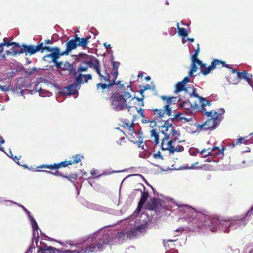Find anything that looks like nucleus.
Here are the masks:
<instances>
[{"label":"nucleus","mask_w":253,"mask_h":253,"mask_svg":"<svg viewBox=\"0 0 253 253\" xmlns=\"http://www.w3.org/2000/svg\"><path fill=\"white\" fill-rule=\"evenodd\" d=\"M129 92L126 91L112 93L109 98L111 108L116 111H120L131 108V101L134 99Z\"/></svg>","instance_id":"1"},{"label":"nucleus","mask_w":253,"mask_h":253,"mask_svg":"<svg viewBox=\"0 0 253 253\" xmlns=\"http://www.w3.org/2000/svg\"><path fill=\"white\" fill-rule=\"evenodd\" d=\"M224 113L225 110L223 108L219 109L218 112L212 111L205 112V115L207 117H211V118L202 125H199L197 122H192L191 126H192V128L195 127L197 129L196 131L202 129H213L216 127L217 124L223 119L222 115ZM191 122H193L192 118H191Z\"/></svg>","instance_id":"2"},{"label":"nucleus","mask_w":253,"mask_h":253,"mask_svg":"<svg viewBox=\"0 0 253 253\" xmlns=\"http://www.w3.org/2000/svg\"><path fill=\"white\" fill-rule=\"evenodd\" d=\"M123 234L122 232H119L117 231L106 230L104 231H100L95 233L93 235H89V238L93 240L97 238V240L95 243V246L99 249H101L103 246L106 244H112L114 243L113 240H115L118 238L121 237Z\"/></svg>","instance_id":"3"},{"label":"nucleus","mask_w":253,"mask_h":253,"mask_svg":"<svg viewBox=\"0 0 253 253\" xmlns=\"http://www.w3.org/2000/svg\"><path fill=\"white\" fill-rule=\"evenodd\" d=\"M162 132L165 135L163 138L162 142H163L165 140H167V141L175 142L178 139V137L180 135L179 132L176 131L174 127H167L165 128H162Z\"/></svg>","instance_id":"4"},{"label":"nucleus","mask_w":253,"mask_h":253,"mask_svg":"<svg viewBox=\"0 0 253 253\" xmlns=\"http://www.w3.org/2000/svg\"><path fill=\"white\" fill-rule=\"evenodd\" d=\"M84 62H83V64H80L78 67L77 71L79 72L86 71L88 69V67L94 68V65L95 64V60H98L93 56L87 54L84 55Z\"/></svg>","instance_id":"5"},{"label":"nucleus","mask_w":253,"mask_h":253,"mask_svg":"<svg viewBox=\"0 0 253 253\" xmlns=\"http://www.w3.org/2000/svg\"><path fill=\"white\" fill-rule=\"evenodd\" d=\"M197 47L195 50L194 54H193L191 56L192 64L191 66V76L194 72L197 71L199 66L200 67L201 70L202 66H204V65H205V64H203V62L197 58L200 51L199 45L198 44L197 45Z\"/></svg>","instance_id":"6"},{"label":"nucleus","mask_w":253,"mask_h":253,"mask_svg":"<svg viewBox=\"0 0 253 253\" xmlns=\"http://www.w3.org/2000/svg\"><path fill=\"white\" fill-rule=\"evenodd\" d=\"M211 101L206 100L205 98L201 97L199 98L198 100L194 103H191V108L194 109H198L199 111L201 112L205 113V107L207 106L211 105Z\"/></svg>","instance_id":"7"},{"label":"nucleus","mask_w":253,"mask_h":253,"mask_svg":"<svg viewBox=\"0 0 253 253\" xmlns=\"http://www.w3.org/2000/svg\"><path fill=\"white\" fill-rule=\"evenodd\" d=\"M167 140H165L163 142L161 143V147L163 150H169L171 152H174L175 151L181 152L183 151L184 148L182 146L178 145L176 147H175L173 145V144L175 142L167 141Z\"/></svg>","instance_id":"8"},{"label":"nucleus","mask_w":253,"mask_h":253,"mask_svg":"<svg viewBox=\"0 0 253 253\" xmlns=\"http://www.w3.org/2000/svg\"><path fill=\"white\" fill-rule=\"evenodd\" d=\"M42 48V42L36 46L23 45L20 50L23 51V53L26 52L32 55L38 51H40Z\"/></svg>","instance_id":"9"},{"label":"nucleus","mask_w":253,"mask_h":253,"mask_svg":"<svg viewBox=\"0 0 253 253\" xmlns=\"http://www.w3.org/2000/svg\"><path fill=\"white\" fill-rule=\"evenodd\" d=\"M95 63L94 66V69L96 71L98 75L99 76L100 80L102 82L109 81L110 76V74L106 72L105 71L103 74H102L100 71V68L99 65V62L98 60H95Z\"/></svg>","instance_id":"10"},{"label":"nucleus","mask_w":253,"mask_h":253,"mask_svg":"<svg viewBox=\"0 0 253 253\" xmlns=\"http://www.w3.org/2000/svg\"><path fill=\"white\" fill-rule=\"evenodd\" d=\"M200 154H203L205 156H214L219 155L223 153V150L219 149L218 147L214 146L213 148H208L207 149H203L201 152H197Z\"/></svg>","instance_id":"11"},{"label":"nucleus","mask_w":253,"mask_h":253,"mask_svg":"<svg viewBox=\"0 0 253 253\" xmlns=\"http://www.w3.org/2000/svg\"><path fill=\"white\" fill-rule=\"evenodd\" d=\"M161 99L163 100L166 101V104L163 107V108L165 109L166 114L168 116H170L172 115V110L171 108L169 107L171 103H172L173 100L175 101L176 100V97H168L166 96H161Z\"/></svg>","instance_id":"12"},{"label":"nucleus","mask_w":253,"mask_h":253,"mask_svg":"<svg viewBox=\"0 0 253 253\" xmlns=\"http://www.w3.org/2000/svg\"><path fill=\"white\" fill-rule=\"evenodd\" d=\"M79 88L80 84L75 81L70 85L65 87L63 89V92L68 95H74L77 93Z\"/></svg>","instance_id":"13"},{"label":"nucleus","mask_w":253,"mask_h":253,"mask_svg":"<svg viewBox=\"0 0 253 253\" xmlns=\"http://www.w3.org/2000/svg\"><path fill=\"white\" fill-rule=\"evenodd\" d=\"M61 55H62L61 53H60L59 49H56L54 51L44 56L43 58V60L49 62H55L56 60H57Z\"/></svg>","instance_id":"14"},{"label":"nucleus","mask_w":253,"mask_h":253,"mask_svg":"<svg viewBox=\"0 0 253 253\" xmlns=\"http://www.w3.org/2000/svg\"><path fill=\"white\" fill-rule=\"evenodd\" d=\"M190 81L188 76L185 77L184 79L178 82L175 85L174 93H178L182 91H187V89L185 87V84Z\"/></svg>","instance_id":"15"},{"label":"nucleus","mask_w":253,"mask_h":253,"mask_svg":"<svg viewBox=\"0 0 253 253\" xmlns=\"http://www.w3.org/2000/svg\"><path fill=\"white\" fill-rule=\"evenodd\" d=\"M222 63L221 61L218 60L217 59L214 60L211 65H210L208 67H206L205 66H202L201 70V73H202L204 75H207L211 71L213 70L216 68L217 65H220Z\"/></svg>","instance_id":"16"},{"label":"nucleus","mask_w":253,"mask_h":253,"mask_svg":"<svg viewBox=\"0 0 253 253\" xmlns=\"http://www.w3.org/2000/svg\"><path fill=\"white\" fill-rule=\"evenodd\" d=\"M22 208V209L24 210V211L26 212V213L27 214V215L29 216V218L31 222L33 230V236L34 237H38V226L37 225V222H36L35 220L31 216V215L30 214L29 211L25 208V207L23 206H20Z\"/></svg>","instance_id":"17"},{"label":"nucleus","mask_w":253,"mask_h":253,"mask_svg":"<svg viewBox=\"0 0 253 253\" xmlns=\"http://www.w3.org/2000/svg\"><path fill=\"white\" fill-rule=\"evenodd\" d=\"M66 50L61 53V55H68L69 52L76 48L78 46L77 40L71 39L69 41H68L66 44Z\"/></svg>","instance_id":"18"},{"label":"nucleus","mask_w":253,"mask_h":253,"mask_svg":"<svg viewBox=\"0 0 253 253\" xmlns=\"http://www.w3.org/2000/svg\"><path fill=\"white\" fill-rule=\"evenodd\" d=\"M95 246H89L85 249H81L79 250H66L63 253H89L93 252L95 250Z\"/></svg>","instance_id":"19"},{"label":"nucleus","mask_w":253,"mask_h":253,"mask_svg":"<svg viewBox=\"0 0 253 253\" xmlns=\"http://www.w3.org/2000/svg\"><path fill=\"white\" fill-rule=\"evenodd\" d=\"M91 79L92 77L90 74L84 75L79 74L76 78V82L80 85L81 84L87 82L89 80Z\"/></svg>","instance_id":"20"},{"label":"nucleus","mask_w":253,"mask_h":253,"mask_svg":"<svg viewBox=\"0 0 253 253\" xmlns=\"http://www.w3.org/2000/svg\"><path fill=\"white\" fill-rule=\"evenodd\" d=\"M178 34L182 38L183 44H185L187 41H190V38L188 36V32L186 29L183 28H179Z\"/></svg>","instance_id":"21"},{"label":"nucleus","mask_w":253,"mask_h":253,"mask_svg":"<svg viewBox=\"0 0 253 253\" xmlns=\"http://www.w3.org/2000/svg\"><path fill=\"white\" fill-rule=\"evenodd\" d=\"M138 190L140 191L141 192V197L140 201L138 203L137 208L136 210V211H137V212H139L140 209L142 208V206L145 203L149 196L148 193L147 192H142L141 190Z\"/></svg>","instance_id":"22"},{"label":"nucleus","mask_w":253,"mask_h":253,"mask_svg":"<svg viewBox=\"0 0 253 253\" xmlns=\"http://www.w3.org/2000/svg\"><path fill=\"white\" fill-rule=\"evenodd\" d=\"M199 88H195L194 87H192V91L191 92V103H194V102H196L197 100H198L199 98L202 97L199 95Z\"/></svg>","instance_id":"23"},{"label":"nucleus","mask_w":253,"mask_h":253,"mask_svg":"<svg viewBox=\"0 0 253 253\" xmlns=\"http://www.w3.org/2000/svg\"><path fill=\"white\" fill-rule=\"evenodd\" d=\"M90 38V37H87L85 38H83L76 39L78 46H82L83 47H86L88 43V40Z\"/></svg>","instance_id":"24"},{"label":"nucleus","mask_w":253,"mask_h":253,"mask_svg":"<svg viewBox=\"0 0 253 253\" xmlns=\"http://www.w3.org/2000/svg\"><path fill=\"white\" fill-rule=\"evenodd\" d=\"M72 164V162L71 161H69L68 162L64 161L60 163L59 164H54V165H50V166H46V168H50L51 169H57L59 167L62 166V167H66L69 165H71Z\"/></svg>","instance_id":"25"},{"label":"nucleus","mask_w":253,"mask_h":253,"mask_svg":"<svg viewBox=\"0 0 253 253\" xmlns=\"http://www.w3.org/2000/svg\"><path fill=\"white\" fill-rule=\"evenodd\" d=\"M150 135L151 138H154V141L155 143V144H158L159 143V134L155 130V129L153 128L150 131Z\"/></svg>","instance_id":"26"},{"label":"nucleus","mask_w":253,"mask_h":253,"mask_svg":"<svg viewBox=\"0 0 253 253\" xmlns=\"http://www.w3.org/2000/svg\"><path fill=\"white\" fill-rule=\"evenodd\" d=\"M154 114L157 115V119H161L164 116L166 113L165 109H155L154 110Z\"/></svg>","instance_id":"27"},{"label":"nucleus","mask_w":253,"mask_h":253,"mask_svg":"<svg viewBox=\"0 0 253 253\" xmlns=\"http://www.w3.org/2000/svg\"><path fill=\"white\" fill-rule=\"evenodd\" d=\"M6 38H5L3 40L4 42L0 43V45L2 46V48H3L4 46H7L9 47L10 46H11L12 45H15V47H19L20 46L18 43H15V42H6L5 41Z\"/></svg>","instance_id":"28"},{"label":"nucleus","mask_w":253,"mask_h":253,"mask_svg":"<svg viewBox=\"0 0 253 253\" xmlns=\"http://www.w3.org/2000/svg\"><path fill=\"white\" fill-rule=\"evenodd\" d=\"M72 65L67 62H62L61 70L70 71L72 69Z\"/></svg>","instance_id":"29"},{"label":"nucleus","mask_w":253,"mask_h":253,"mask_svg":"<svg viewBox=\"0 0 253 253\" xmlns=\"http://www.w3.org/2000/svg\"><path fill=\"white\" fill-rule=\"evenodd\" d=\"M237 77L238 78L240 79H244L246 81H247V79H249V74H248L247 72L246 71H244L242 72H237Z\"/></svg>","instance_id":"30"},{"label":"nucleus","mask_w":253,"mask_h":253,"mask_svg":"<svg viewBox=\"0 0 253 253\" xmlns=\"http://www.w3.org/2000/svg\"><path fill=\"white\" fill-rule=\"evenodd\" d=\"M7 55H12L15 56L17 54H20L23 53V51L20 50L12 49L11 51H6Z\"/></svg>","instance_id":"31"},{"label":"nucleus","mask_w":253,"mask_h":253,"mask_svg":"<svg viewBox=\"0 0 253 253\" xmlns=\"http://www.w3.org/2000/svg\"><path fill=\"white\" fill-rule=\"evenodd\" d=\"M56 49H59V48H57V47L51 48V47H48L44 46H43V44L42 43V49H41V50H40V51L42 53H43L44 51L52 52L54 51V50Z\"/></svg>","instance_id":"32"},{"label":"nucleus","mask_w":253,"mask_h":253,"mask_svg":"<svg viewBox=\"0 0 253 253\" xmlns=\"http://www.w3.org/2000/svg\"><path fill=\"white\" fill-rule=\"evenodd\" d=\"M147 225L146 224H141L139 226H136L134 228V229L136 231L142 232L147 228Z\"/></svg>","instance_id":"33"},{"label":"nucleus","mask_w":253,"mask_h":253,"mask_svg":"<svg viewBox=\"0 0 253 253\" xmlns=\"http://www.w3.org/2000/svg\"><path fill=\"white\" fill-rule=\"evenodd\" d=\"M172 121V120L170 121H169V120H167V121H166L163 126H162V128L169 127L170 126L171 127H174V126H173L171 123Z\"/></svg>","instance_id":"34"},{"label":"nucleus","mask_w":253,"mask_h":253,"mask_svg":"<svg viewBox=\"0 0 253 253\" xmlns=\"http://www.w3.org/2000/svg\"><path fill=\"white\" fill-rule=\"evenodd\" d=\"M178 205V208L179 210L182 212V213H184L185 210L189 209V206L188 205Z\"/></svg>","instance_id":"35"},{"label":"nucleus","mask_w":253,"mask_h":253,"mask_svg":"<svg viewBox=\"0 0 253 253\" xmlns=\"http://www.w3.org/2000/svg\"><path fill=\"white\" fill-rule=\"evenodd\" d=\"M118 73V70H114L113 73L112 74V76L113 77V82L111 83H109L108 86H112L115 84V80L117 78Z\"/></svg>","instance_id":"36"},{"label":"nucleus","mask_w":253,"mask_h":253,"mask_svg":"<svg viewBox=\"0 0 253 253\" xmlns=\"http://www.w3.org/2000/svg\"><path fill=\"white\" fill-rule=\"evenodd\" d=\"M72 158L73 159V161H72V164H77L79 163L81 160V156L79 155L73 156Z\"/></svg>","instance_id":"37"},{"label":"nucleus","mask_w":253,"mask_h":253,"mask_svg":"<svg viewBox=\"0 0 253 253\" xmlns=\"http://www.w3.org/2000/svg\"><path fill=\"white\" fill-rule=\"evenodd\" d=\"M109 84L107 85L105 84H101L99 83L97 84V90H99L100 88H101L102 90L105 89L107 88V87H109L110 86H108Z\"/></svg>","instance_id":"38"},{"label":"nucleus","mask_w":253,"mask_h":253,"mask_svg":"<svg viewBox=\"0 0 253 253\" xmlns=\"http://www.w3.org/2000/svg\"><path fill=\"white\" fill-rule=\"evenodd\" d=\"M252 74H249V79H247V81L248 82V83L249 84L253 87V80L252 79Z\"/></svg>","instance_id":"39"},{"label":"nucleus","mask_w":253,"mask_h":253,"mask_svg":"<svg viewBox=\"0 0 253 253\" xmlns=\"http://www.w3.org/2000/svg\"><path fill=\"white\" fill-rule=\"evenodd\" d=\"M156 126V122L155 121H149L148 123V125L147 126V127H149V128H153Z\"/></svg>","instance_id":"40"},{"label":"nucleus","mask_w":253,"mask_h":253,"mask_svg":"<svg viewBox=\"0 0 253 253\" xmlns=\"http://www.w3.org/2000/svg\"><path fill=\"white\" fill-rule=\"evenodd\" d=\"M0 90L3 92H7L10 90V87L9 86H1L0 85Z\"/></svg>","instance_id":"41"},{"label":"nucleus","mask_w":253,"mask_h":253,"mask_svg":"<svg viewBox=\"0 0 253 253\" xmlns=\"http://www.w3.org/2000/svg\"><path fill=\"white\" fill-rule=\"evenodd\" d=\"M112 64L113 66V70H118L120 63L116 61H112Z\"/></svg>","instance_id":"42"},{"label":"nucleus","mask_w":253,"mask_h":253,"mask_svg":"<svg viewBox=\"0 0 253 253\" xmlns=\"http://www.w3.org/2000/svg\"><path fill=\"white\" fill-rule=\"evenodd\" d=\"M176 33V29L175 27H172L170 28L169 31V34L171 36H173Z\"/></svg>","instance_id":"43"},{"label":"nucleus","mask_w":253,"mask_h":253,"mask_svg":"<svg viewBox=\"0 0 253 253\" xmlns=\"http://www.w3.org/2000/svg\"><path fill=\"white\" fill-rule=\"evenodd\" d=\"M153 157L155 158V159H163V157L162 156H161V154H160V152H158L156 154H154L153 155Z\"/></svg>","instance_id":"44"},{"label":"nucleus","mask_w":253,"mask_h":253,"mask_svg":"<svg viewBox=\"0 0 253 253\" xmlns=\"http://www.w3.org/2000/svg\"><path fill=\"white\" fill-rule=\"evenodd\" d=\"M190 169V167L188 166H180L177 169V170H188Z\"/></svg>","instance_id":"45"},{"label":"nucleus","mask_w":253,"mask_h":253,"mask_svg":"<svg viewBox=\"0 0 253 253\" xmlns=\"http://www.w3.org/2000/svg\"><path fill=\"white\" fill-rule=\"evenodd\" d=\"M244 138L243 137H240L238 139H237L236 140V144H237L238 143H242L243 142V141L244 140Z\"/></svg>","instance_id":"46"},{"label":"nucleus","mask_w":253,"mask_h":253,"mask_svg":"<svg viewBox=\"0 0 253 253\" xmlns=\"http://www.w3.org/2000/svg\"><path fill=\"white\" fill-rule=\"evenodd\" d=\"M135 97L134 99H136L138 101L142 102V106L144 105V104H143V99L144 98V95H142L141 98H138V97Z\"/></svg>","instance_id":"47"},{"label":"nucleus","mask_w":253,"mask_h":253,"mask_svg":"<svg viewBox=\"0 0 253 253\" xmlns=\"http://www.w3.org/2000/svg\"><path fill=\"white\" fill-rule=\"evenodd\" d=\"M55 64L56 67L57 68H60L61 69L62 67V62H58L57 60H56L55 62H54Z\"/></svg>","instance_id":"48"},{"label":"nucleus","mask_w":253,"mask_h":253,"mask_svg":"<svg viewBox=\"0 0 253 253\" xmlns=\"http://www.w3.org/2000/svg\"><path fill=\"white\" fill-rule=\"evenodd\" d=\"M36 89H37V91L39 92V95L40 96H44V95H43V92L44 91V90H42L41 88L38 89L37 87L36 88Z\"/></svg>","instance_id":"49"},{"label":"nucleus","mask_w":253,"mask_h":253,"mask_svg":"<svg viewBox=\"0 0 253 253\" xmlns=\"http://www.w3.org/2000/svg\"><path fill=\"white\" fill-rule=\"evenodd\" d=\"M198 164V162L191 165V167H190V168H191V169H197V168H199V167H197L196 166V165ZM200 168H201V167H200Z\"/></svg>","instance_id":"50"},{"label":"nucleus","mask_w":253,"mask_h":253,"mask_svg":"<svg viewBox=\"0 0 253 253\" xmlns=\"http://www.w3.org/2000/svg\"><path fill=\"white\" fill-rule=\"evenodd\" d=\"M190 153H191V155H197V153L196 152V150L194 149H193L192 148H191Z\"/></svg>","instance_id":"51"},{"label":"nucleus","mask_w":253,"mask_h":253,"mask_svg":"<svg viewBox=\"0 0 253 253\" xmlns=\"http://www.w3.org/2000/svg\"><path fill=\"white\" fill-rule=\"evenodd\" d=\"M142 88L143 89V90H145V91L146 90H148V89H150V85L149 84H147L145 86H143Z\"/></svg>","instance_id":"52"},{"label":"nucleus","mask_w":253,"mask_h":253,"mask_svg":"<svg viewBox=\"0 0 253 253\" xmlns=\"http://www.w3.org/2000/svg\"><path fill=\"white\" fill-rule=\"evenodd\" d=\"M128 129H129V131L131 133H133L134 132L133 127L132 125H130L129 126Z\"/></svg>","instance_id":"53"},{"label":"nucleus","mask_w":253,"mask_h":253,"mask_svg":"<svg viewBox=\"0 0 253 253\" xmlns=\"http://www.w3.org/2000/svg\"><path fill=\"white\" fill-rule=\"evenodd\" d=\"M138 113L141 115L142 117H144L143 116V109H140L138 111Z\"/></svg>","instance_id":"54"},{"label":"nucleus","mask_w":253,"mask_h":253,"mask_svg":"<svg viewBox=\"0 0 253 253\" xmlns=\"http://www.w3.org/2000/svg\"><path fill=\"white\" fill-rule=\"evenodd\" d=\"M103 45L104 46V47L107 49L108 48H110V44H107V43H104L103 44Z\"/></svg>","instance_id":"55"},{"label":"nucleus","mask_w":253,"mask_h":253,"mask_svg":"<svg viewBox=\"0 0 253 253\" xmlns=\"http://www.w3.org/2000/svg\"><path fill=\"white\" fill-rule=\"evenodd\" d=\"M221 64H222L223 65V66H225L226 67L228 68H231L230 66L228 64H225L224 62H222V63H221Z\"/></svg>","instance_id":"56"},{"label":"nucleus","mask_w":253,"mask_h":253,"mask_svg":"<svg viewBox=\"0 0 253 253\" xmlns=\"http://www.w3.org/2000/svg\"><path fill=\"white\" fill-rule=\"evenodd\" d=\"M45 43L46 44H51V40H46L45 41Z\"/></svg>","instance_id":"57"},{"label":"nucleus","mask_w":253,"mask_h":253,"mask_svg":"<svg viewBox=\"0 0 253 253\" xmlns=\"http://www.w3.org/2000/svg\"><path fill=\"white\" fill-rule=\"evenodd\" d=\"M142 122L143 123H148H148L149 122V121H148L145 119H142Z\"/></svg>","instance_id":"58"},{"label":"nucleus","mask_w":253,"mask_h":253,"mask_svg":"<svg viewBox=\"0 0 253 253\" xmlns=\"http://www.w3.org/2000/svg\"><path fill=\"white\" fill-rule=\"evenodd\" d=\"M250 213H251V214L253 213V207L250 209V210L249 211V213L247 214V215Z\"/></svg>","instance_id":"59"},{"label":"nucleus","mask_w":253,"mask_h":253,"mask_svg":"<svg viewBox=\"0 0 253 253\" xmlns=\"http://www.w3.org/2000/svg\"><path fill=\"white\" fill-rule=\"evenodd\" d=\"M145 91V90H143V89L142 88L139 91V93L142 95H143V93H144V92Z\"/></svg>","instance_id":"60"},{"label":"nucleus","mask_w":253,"mask_h":253,"mask_svg":"<svg viewBox=\"0 0 253 253\" xmlns=\"http://www.w3.org/2000/svg\"><path fill=\"white\" fill-rule=\"evenodd\" d=\"M38 253H46L43 250H39Z\"/></svg>","instance_id":"61"},{"label":"nucleus","mask_w":253,"mask_h":253,"mask_svg":"<svg viewBox=\"0 0 253 253\" xmlns=\"http://www.w3.org/2000/svg\"><path fill=\"white\" fill-rule=\"evenodd\" d=\"M13 159L16 162H17V161H18L19 160V159L16 156H15L14 157H13Z\"/></svg>","instance_id":"62"},{"label":"nucleus","mask_w":253,"mask_h":253,"mask_svg":"<svg viewBox=\"0 0 253 253\" xmlns=\"http://www.w3.org/2000/svg\"><path fill=\"white\" fill-rule=\"evenodd\" d=\"M231 71H232V73H236V71L235 69H231Z\"/></svg>","instance_id":"63"},{"label":"nucleus","mask_w":253,"mask_h":253,"mask_svg":"<svg viewBox=\"0 0 253 253\" xmlns=\"http://www.w3.org/2000/svg\"><path fill=\"white\" fill-rule=\"evenodd\" d=\"M145 79L146 80H149L150 79V77L149 76H147L145 77Z\"/></svg>","instance_id":"64"}]
</instances>
